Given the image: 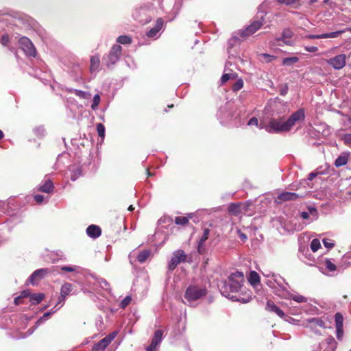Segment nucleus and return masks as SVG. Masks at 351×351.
Segmentation results:
<instances>
[{
	"instance_id": "1",
	"label": "nucleus",
	"mask_w": 351,
	"mask_h": 351,
	"mask_svg": "<svg viewBox=\"0 0 351 351\" xmlns=\"http://www.w3.org/2000/svg\"><path fill=\"white\" fill-rule=\"evenodd\" d=\"M244 282L243 272L237 271L232 273L228 280L223 282L220 291L223 296L232 301L247 303L252 300V293L250 291H244Z\"/></svg>"
},
{
	"instance_id": "2",
	"label": "nucleus",
	"mask_w": 351,
	"mask_h": 351,
	"mask_svg": "<svg viewBox=\"0 0 351 351\" xmlns=\"http://www.w3.org/2000/svg\"><path fill=\"white\" fill-rule=\"evenodd\" d=\"M304 110L300 108L292 113L287 120H285L284 117H272L265 126L261 128H264L266 132L270 134L288 132L298 122L304 121Z\"/></svg>"
},
{
	"instance_id": "3",
	"label": "nucleus",
	"mask_w": 351,
	"mask_h": 351,
	"mask_svg": "<svg viewBox=\"0 0 351 351\" xmlns=\"http://www.w3.org/2000/svg\"><path fill=\"white\" fill-rule=\"evenodd\" d=\"M208 293L206 288L202 285H189L184 294L183 302L189 306H195V302L204 298Z\"/></svg>"
},
{
	"instance_id": "4",
	"label": "nucleus",
	"mask_w": 351,
	"mask_h": 351,
	"mask_svg": "<svg viewBox=\"0 0 351 351\" xmlns=\"http://www.w3.org/2000/svg\"><path fill=\"white\" fill-rule=\"evenodd\" d=\"M183 0H162L161 8L166 14L167 21H171L178 14L182 6Z\"/></svg>"
},
{
	"instance_id": "5",
	"label": "nucleus",
	"mask_w": 351,
	"mask_h": 351,
	"mask_svg": "<svg viewBox=\"0 0 351 351\" xmlns=\"http://www.w3.org/2000/svg\"><path fill=\"white\" fill-rule=\"evenodd\" d=\"M265 16V14H261L260 16H256V19L253 21L250 25L247 26L245 28L243 29H240L238 32V34L242 37L245 38L247 36H249L250 35H252L254 34L256 31H258L263 25L264 22V16Z\"/></svg>"
},
{
	"instance_id": "6",
	"label": "nucleus",
	"mask_w": 351,
	"mask_h": 351,
	"mask_svg": "<svg viewBox=\"0 0 351 351\" xmlns=\"http://www.w3.org/2000/svg\"><path fill=\"white\" fill-rule=\"evenodd\" d=\"M265 16V14H261L260 16H256V19L253 21L250 25L247 26L245 28L243 29H240L238 32V34L242 37L245 38L247 36H249L250 35H252L254 34L256 31H258L263 25L264 22V16Z\"/></svg>"
},
{
	"instance_id": "7",
	"label": "nucleus",
	"mask_w": 351,
	"mask_h": 351,
	"mask_svg": "<svg viewBox=\"0 0 351 351\" xmlns=\"http://www.w3.org/2000/svg\"><path fill=\"white\" fill-rule=\"evenodd\" d=\"M153 11L145 6L136 8L132 13V18L142 25L149 23L152 19Z\"/></svg>"
},
{
	"instance_id": "8",
	"label": "nucleus",
	"mask_w": 351,
	"mask_h": 351,
	"mask_svg": "<svg viewBox=\"0 0 351 351\" xmlns=\"http://www.w3.org/2000/svg\"><path fill=\"white\" fill-rule=\"evenodd\" d=\"M122 47L119 45H114L109 53L103 57V63L110 68L114 65L119 60Z\"/></svg>"
},
{
	"instance_id": "9",
	"label": "nucleus",
	"mask_w": 351,
	"mask_h": 351,
	"mask_svg": "<svg viewBox=\"0 0 351 351\" xmlns=\"http://www.w3.org/2000/svg\"><path fill=\"white\" fill-rule=\"evenodd\" d=\"M186 262H187V254L182 250H177L172 253V256L168 262V270L173 271L179 264Z\"/></svg>"
},
{
	"instance_id": "10",
	"label": "nucleus",
	"mask_w": 351,
	"mask_h": 351,
	"mask_svg": "<svg viewBox=\"0 0 351 351\" xmlns=\"http://www.w3.org/2000/svg\"><path fill=\"white\" fill-rule=\"evenodd\" d=\"M282 282H285V280L279 274L271 275V278L265 280V283L274 290L275 294L276 291L283 293L286 290L287 288L283 285Z\"/></svg>"
},
{
	"instance_id": "11",
	"label": "nucleus",
	"mask_w": 351,
	"mask_h": 351,
	"mask_svg": "<svg viewBox=\"0 0 351 351\" xmlns=\"http://www.w3.org/2000/svg\"><path fill=\"white\" fill-rule=\"evenodd\" d=\"M19 44L27 56L35 57L36 50L32 42L25 36H21L19 38Z\"/></svg>"
},
{
	"instance_id": "12",
	"label": "nucleus",
	"mask_w": 351,
	"mask_h": 351,
	"mask_svg": "<svg viewBox=\"0 0 351 351\" xmlns=\"http://www.w3.org/2000/svg\"><path fill=\"white\" fill-rule=\"evenodd\" d=\"M165 22L162 18H158L154 26L146 32V36L153 40H156L160 36V31L164 29Z\"/></svg>"
},
{
	"instance_id": "13",
	"label": "nucleus",
	"mask_w": 351,
	"mask_h": 351,
	"mask_svg": "<svg viewBox=\"0 0 351 351\" xmlns=\"http://www.w3.org/2000/svg\"><path fill=\"white\" fill-rule=\"evenodd\" d=\"M328 64L331 66L335 70L341 69L346 63V56L345 54H339L334 58L326 60Z\"/></svg>"
},
{
	"instance_id": "14",
	"label": "nucleus",
	"mask_w": 351,
	"mask_h": 351,
	"mask_svg": "<svg viewBox=\"0 0 351 351\" xmlns=\"http://www.w3.org/2000/svg\"><path fill=\"white\" fill-rule=\"evenodd\" d=\"M337 348V342L332 336L326 337L319 343V351H335Z\"/></svg>"
},
{
	"instance_id": "15",
	"label": "nucleus",
	"mask_w": 351,
	"mask_h": 351,
	"mask_svg": "<svg viewBox=\"0 0 351 351\" xmlns=\"http://www.w3.org/2000/svg\"><path fill=\"white\" fill-rule=\"evenodd\" d=\"M276 295H278L282 298L293 300V301L298 303H303L306 302L308 301V299L306 297L301 295H295L291 293L287 290V289H286V290L283 293H278L277 291H276Z\"/></svg>"
},
{
	"instance_id": "16",
	"label": "nucleus",
	"mask_w": 351,
	"mask_h": 351,
	"mask_svg": "<svg viewBox=\"0 0 351 351\" xmlns=\"http://www.w3.org/2000/svg\"><path fill=\"white\" fill-rule=\"evenodd\" d=\"M50 272L47 268H42L34 271L32 275L29 277L28 281L32 285H34L36 284V280L43 279L47 274Z\"/></svg>"
},
{
	"instance_id": "17",
	"label": "nucleus",
	"mask_w": 351,
	"mask_h": 351,
	"mask_svg": "<svg viewBox=\"0 0 351 351\" xmlns=\"http://www.w3.org/2000/svg\"><path fill=\"white\" fill-rule=\"evenodd\" d=\"M293 35V32L291 29L287 28L282 31L281 36L276 38L278 42H283L287 45H292L293 42L290 40Z\"/></svg>"
},
{
	"instance_id": "18",
	"label": "nucleus",
	"mask_w": 351,
	"mask_h": 351,
	"mask_svg": "<svg viewBox=\"0 0 351 351\" xmlns=\"http://www.w3.org/2000/svg\"><path fill=\"white\" fill-rule=\"evenodd\" d=\"M209 233L210 230L208 228H205L201 238L199 240L197 252L200 254H203L205 252L204 243L208 239Z\"/></svg>"
},
{
	"instance_id": "19",
	"label": "nucleus",
	"mask_w": 351,
	"mask_h": 351,
	"mask_svg": "<svg viewBox=\"0 0 351 351\" xmlns=\"http://www.w3.org/2000/svg\"><path fill=\"white\" fill-rule=\"evenodd\" d=\"M302 197V195H299L296 193H292V192H282L278 194L277 198L280 202H286V201H290V200H295L298 199L299 197Z\"/></svg>"
},
{
	"instance_id": "20",
	"label": "nucleus",
	"mask_w": 351,
	"mask_h": 351,
	"mask_svg": "<svg viewBox=\"0 0 351 351\" xmlns=\"http://www.w3.org/2000/svg\"><path fill=\"white\" fill-rule=\"evenodd\" d=\"M228 65H231V63L227 62L224 68V73L222 75L221 77V84H225L229 80L234 79L237 76V73L233 72L232 70H230V71L228 72Z\"/></svg>"
},
{
	"instance_id": "21",
	"label": "nucleus",
	"mask_w": 351,
	"mask_h": 351,
	"mask_svg": "<svg viewBox=\"0 0 351 351\" xmlns=\"http://www.w3.org/2000/svg\"><path fill=\"white\" fill-rule=\"evenodd\" d=\"M70 178L72 181L77 180L82 176V168L79 165H73L69 167Z\"/></svg>"
},
{
	"instance_id": "22",
	"label": "nucleus",
	"mask_w": 351,
	"mask_h": 351,
	"mask_svg": "<svg viewBox=\"0 0 351 351\" xmlns=\"http://www.w3.org/2000/svg\"><path fill=\"white\" fill-rule=\"evenodd\" d=\"M265 308L269 312L275 313L281 318L285 316L284 312L271 300L267 301Z\"/></svg>"
},
{
	"instance_id": "23",
	"label": "nucleus",
	"mask_w": 351,
	"mask_h": 351,
	"mask_svg": "<svg viewBox=\"0 0 351 351\" xmlns=\"http://www.w3.org/2000/svg\"><path fill=\"white\" fill-rule=\"evenodd\" d=\"M86 234L88 236L93 239L98 238L101 234L100 227L96 225H90L86 228Z\"/></svg>"
},
{
	"instance_id": "24",
	"label": "nucleus",
	"mask_w": 351,
	"mask_h": 351,
	"mask_svg": "<svg viewBox=\"0 0 351 351\" xmlns=\"http://www.w3.org/2000/svg\"><path fill=\"white\" fill-rule=\"evenodd\" d=\"M54 188L53 183L51 180H45L44 182H42L38 188V190L39 191L46 193H50L53 191Z\"/></svg>"
},
{
	"instance_id": "25",
	"label": "nucleus",
	"mask_w": 351,
	"mask_h": 351,
	"mask_svg": "<svg viewBox=\"0 0 351 351\" xmlns=\"http://www.w3.org/2000/svg\"><path fill=\"white\" fill-rule=\"evenodd\" d=\"M66 90L68 93H73L75 95L80 97V99H88L91 97V94L89 92H86V91H84V90H78V89L67 88L66 89Z\"/></svg>"
},
{
	"instance_id": "26",
	"label": "nucleus",
	"mask_w": 351,
	"mask_h": 351,
	"mask_svg": "<svg viewBox=\"0 0 351 351\" xmlns=\"http://www.w3.org/2000/svg\"><path fill=\"white\" fill-rule=\"evenodd\" d=\"M100 58L99 55L93 56L90 58V71L92 73H97L99 70Z\"/></svg>"
},
{
	"instance_id": "27",
	"label": "nucleus",
	"mask_w": 351,
	"mask_h": 351,
	"mask_svg": "<svg viewBox=\"0 0 351 351\" xmlns=\"http://www.w3.org/2000/svg\"><path fill=\"white\" fill-rule=\"evenodd\" d=\"M349 159V154L348 152H342L335 160V166L339 167L347 164Z\"/></svg>"
},
{
	"instance_id": "28",
	"label": "nucleus",
	"mask_w": 351,
	"mask_h": 351,
	"mask_svg": "<svg viewBox=\"0 0 351 351\" xmlns=\"http://www.w3.org/2000/svg\"><path fill=\"white\" fill-rule=\"evenodd\" d=\"M58 309H55V307L51 308L49 311L46 312L40 317L36 323V328L42 324L44 322L47 320L49 317L53 313H55Z\"/></svg>"
},
{
	"instance_id": "29",
	"label": "nucleus",
	"mask_w": 351,
	"mask_h": 351,
	"mask_svg": "<svg viewBox=\"0 0 351 351\" xmlns=\"http://www.w3.org/2000/svg\"><path fill=\"white\" fill-rule=\"evenodd\" d=\"M45 297V294L42 293H32L30 295L29 301L32 304H38L43 300Z\"/></svg>"
},
{
	"instance_id": "30",
	"label": "nucleus",
	"mask_w": 351,
	"mask_h": 351,
	"mask_svg": "<svg viewBox=\"0 0 351 351\" xmlns=\"http://www.w3.org/2000/svg\"><path fill=\"white\" fill-rule=\"evenodd\" d=\"M248 281L252 286H256L260 282V276L255 271H252L248 277Z\"/></svg>"
},
{
	"instance_id": "31",
	"label": "nucleus",
	"mask_w": 351,
	"mask_h": 351,
	"mask_svg": "<svg viewBox=\"0 0 351 351\" xmlns=\"http://www.w3.org/2000/svg\"><path fill=\"white\" fill-rule=\"evenodd\" d=\"M73 290V286L71 284L66 282L62 285L60 289V295L62 297H66Z\"/></svg>"
},
{
	"instance_id": "32",
	"label": "nucleus",
	"mask_w": 351,
	"mask_h": 351,
	"mask_svg": "<svg viewBox=\"0 0 351 351\" xmlns=\"http://www.w3.org/2000/svg\"><path fill=\"white\" fill-rule=\"evenodd\" d=\"M283 106V104L280 102L274 101L272 102L270 105L269 108L271 109V116L277 115L278 114L280 113V111H279L280 108Z\"/></svg>"
},
{
	"instance_id": "33",
	"label": "nucleus",
	"mask_w": 351,
	"mask_h": 351,
	"mask_svg": "<svg viewBox=\"0 0 351 351\" xmlns=\"http://www.w3.org/2000/svg\"><path fill=\"white\" fill-rule=\"evenodd\" d=\"M163 339V332L161 330H157L155 331L154 336L152 339V341L154 344L160 345Z\"/></svg>"
},
{
	"instance_id": "34",
	"label": "nucleus",
	"mask_w": 351,
	"mask_h": 351,
	"mask_svg": "<svg viewBox=\"0 0 351 351\" xmlns=\"http://www.w3.org/2000/svg\"><path fill=\"white\" fill-rule=\"evenodd\" d=\"M106 342V340L101 339L93 346L92 351H104L106 348L108 346Z\"/></svg>"
},
{
	"instance_id": "35",
	"label": "nucleus",
	"mask_w": 351,
	"mask_h": 351,
	"mask_svg": "<svg viewBox=\"0 0 351 351\" xmlns=\"http://www.w3.org/2000/svg\"><path fill=\"white\" fill-rule=\"evenodd\" d=\"M150 254L151 253H150L149 250H143L139 252V254H138V256L136 257V259L138 260V262H140L141 263H143L148 258Z\"/></svg>"
},
{
	"instance_id": "36",
	"label": "nucleus",
	"mask_w": 351,
	"mask_h": 351,
	"mask_svg": "<svg viewBox=\"0 0 351 351\" xmlns=\"http://www.w3.org/2000/svg\"><path fill=\"white\" fill-rule=\"evenodd\" d=\"M31 294L32 293H30V291L29 290L23 291L19 296L15 298V299H14L15 304L19 305V304H21L22 302L21 300L23 298H30Z\"/></svg>"
},
{
	"instance_id": "37",
	"label": "nucleus",
	"mask_w": 351,
	"mask_h": 351,
	"mask_svg": "<svg viewBox=\"0 0 351 351\" xmlns=\"http://www.w3.org/2000/svg\"><path fill=\"white\" fill-rule=\"evenodd\" d=\"M298 61L299 58L298 57H287L282 59V63L285 66H291Z\"/></svg>"
},
{
	"instance_id": "38",
	"label": "nucleus",
	"mask_w": 351,
	"mask_h": 351,
	"mask_svg": "<svg viewBox=\"0 0 351 351\" xmlns=\"http://www.w3.org/2000/svg\"><path fill=\"white\" fill-rule=\"evenodd\" d=\"M335 322L336 328H343V317L341 313H336L335 315Z\"/></svg>"
},
{
	"instance_id": "39",
	"label": "nucleus",
	"mask_w": 351,
	"mask_h": 351,
	"mask_svg": "<svg viewBox=\"0 0 351 351\" xmlns=\"http://www.w3.org/2000/svg\"><path fill=\"white\" fill-rule=\"evenodd\" d=\"M117 42L122 45H128L132 43V38L127 35H121L117 38Z\"/></svg>"
},
{
	"instance_id": "40",
	"label": "nucleus",
	"mask_w": 351,
	"mask_h": 351,
	"mask_svg": "<svg viewBox=\"0 0 351 351\" xmlns=\"http://www.w3.org/2000/svg\"><path fill=\"white\" fill-rule=\"evenodd\" d=\"M344 32V30H339L336 32H332L330 33L322 34L323 38H335L339 36L342 33Z\"/></svg>"
},
{
	"instance_id": "41",
	"label": "nucleus",
	"mask_w": 351,
	"mask_h": 351,
	"mask_svg": "<svg viewBox=\"0 0 351 351\" xmlns=\"http://www.w3.org/2000/svg\"><path fill=\"white\" fill-rule=\"evenodd\" d=\"M96 128H97V131L99 136L103 141L105 137V127H104V125L102 123H97Z\"/></svg>"
},
{
	"instance_id": "42",
	"label": "nucleus",
	"mask_w": 351,
	"mask_h": 351,
	"mask_svg": "<svg viewBox=\"0 0 351 351\" xmlns=\"http://www.w3.org/2000/svg\"><path fill=\"white\" fill-rule=\"evenodd\" d=\"M321 247V243L319 239H314L311 243V249L313 252H317Z\"/></svg>"
},
{
	"instance_id": "43",
	"label": "nucleus",
	"mask_w": 351,
	"mask_h": 351,
	"mask_svg": "<svg viewBox=\"0 0 351 351\" xmlns=\"http://www.w3.org/2000/svg\"><path fill=\"white\" fill-rule=\"evenodd\" d=\"M189 222L187 217H176L175 218V223L177 225L184 226Z\"/></svg>"
},
{
	"instance_id": "44",
	"label": "nucleus",
	"mask_w": 351,
	"mask_h": 351,
	"mask_svg": "<svg viewBox=\"0 0 351 351\" xmlns=\"http://www.w3.org/2000/svg\"><path fill=\"white\" fill-rule=\"evenodd\" d=\"M243 81L242 79H239L237 80L235 83L232 85V90L237 92L241 90L243 87Z\"/></svg>"
},
{
	"instance_id": "45",
	"label": "nucleus",
	"mask_w": 351,
	"mask_h": 351,
	"mask_svg": "<svg viewBox=\"0 0 351 351\" xmlns=\"http://www.w3.org/2000/svg\"><path fill=\"white\" fill-rule=\"evenodd\" d=\"M325 266L330 271H335L337 269L336 265L330 259L325 260Z\"/></svg>"
},
{
	"instance_id": "46",
	"label": "nucleus",
	"mask_w": 351,
	"mask_h": 351,
	"mask_svg": "<svg viewBox=\"0 0 351 351\" xmlns=\"http://www.w3.org/2000/svg\"><path fill=\"white\" fill-rule=\"evenodd\" d=\"M99 102H100V97H99V95L98 94L95 95L94 97H93V104L91 105V108L93 110H97V108H98Z\"/></svg>"
},
{
	"instance_id": "47",
	"label": "nucleus",
	"mask_w": 351,
	"mask_h": 351,
	"mask_svg": "<svg viewBox=\"0 0 351 351\" xmlns=\"http://www.w3.org/2000/svg\"><path fill=\"white\" fill-rule=\"evenodd\" d=\"M132 297L130 295H127L122 301L119 304V307L121 308H125L131 302Z\"/></svg>"
},
{
	"instance_id": "48",
	"label": "nucleus",
	"mask_w": 351,
	"mask_h": 351,
	"mask_svg": "<svg viewBox=\"0 0 351 351\" xmlns=\"http://www.w3.org/2000/svg\"><path fill=\"white\" fill-rule=\"evenodd\" d=\"M34 132L38 137H42L45 135V130L43 127L40 126L35 128Z\"/></svg>"
},
{
	"instance_id": "49",
	"label": "nucleus",
	"mask_w": 351,
	"mask_h": 351,
	"mask_svg": "<svg viewBox=\"0 0 351 351\" xmlns=\"http://www.w3.org/2000/svg\"><path fill=\"white\" fill-rule=\"evenodd\" d=\"M228 210L230 213L237 214L239 210V205L237 204H230L228 207Z\"/></svg>"
},
{
	"instance_id": "50",
	"label": "nucleus",
	"mask_w": 351,
	"mask_h": 351,
	"mask_svg": "<svg viewBox=\"0 0 351 351\" xmlns=\"http://www.w3.org/2000/svg\"><path fill=\"white\" fill-rule=\"evenodd\" d=\"M261 56L264 58V61L267 63L271 62L276 58V56L267 53H262Z\"/></svg>"
},
{
	"instance_id": "51",
	"label": "nucleus",
	"mask_w": 351,
	"mask_h": 351,
	"mask_svg": "<svg viewBox=\"0 0 351 351\" xmlns=\"http://www.w3.org/2000/svg\"><path fill=\"white\" fill-rule=\"evenodd\" d=\"M309 322L311 323H315L316 325L321 327H324L325 324L324 322L320 318H312L309 320Z\"/></svg>"
},
{
	"instance_id": "52",
	"label": "nucleus",
	"mask_w": 351,
	"mask_h": 351,
	"mask_svg": "<svg viewBox=\"0 0 351 351\" xmlns=\"http://www.w3.org/2000/svg\"><path fill=\"white\" fill-rule=\"evenodd\" d=\"M77 268V267L76 266H61L60 267V270L63 271H66V272H73V271H75V269Z\"/></svg>"
},
{
	"instance_id": "53",
	"label": "nucleus",
	"mask_w": 351,
	"mask_h": 351,
	"mask_svg": "<svg viewBox=\"0 0 351 351\" xmlns=\"http://www.w3.org/2000/svg\"><path fill=\"white\" fill-rule=\"evenodd\" d=\"M323 243L324 246L328 249H331L335 245V243L332 242V241L328 239H324Z\"/></svg>"
},
{
	"instance_id": "54",
	"label": "nucleus",
	"mask_w": 351,
	"mask_h": 351,
	"mask_svg": "<svg viewBox=\"0 0 351 351\" xmlns=\"http://www.w3.org/2000/svg\"><path fill=\"white\" fill-rule=\"evenodd\" d=\"M10 41V38L8 34L2 35L0 42L3 46H7Z\"/></svg>"
},
{
	"instance_id": "55",
	"label": "nucleus",
	"mask_w": 351,
	"mask_h": 351,
	"mask_svg": "<svg viewBox=\"0 0 351 351\" xmlns=\"http://www.w3.org/2000/svg\"><path fill=\"white\" fill-rule=\"evenodd\" d=\"M278 3L280 4H284L286 5H291L294 4L296 0H276Z\"/></svg>"
},
{
	"instance_id": "56",
	"label": "nucleus",
	"mask_w": 351,
	"mask_h": 351,
	"mask_svg": "<svg viewBox=\"0 0 351 351\" xmlns=\"http://www.w3.org/2000/svg\"><path fill=\"white\" fill-rule=\"evenodd\" d=\"M173 221L172 219L169 217H164L158 220L159 223H169Z\"/></svg>"
},
{
	"instance_id": "57",
	"label": "nucleus",
	"mask_w": 351,
	"mask_h": 351,
	"mask_svg": "<svg viewBox=\"0 0 351 351\" xmlns=\"http://www.w3.org/2000/svg\"><path fill=\"white\" fill-rule=\"evenodd\" d=\"M115 336H116L115 332H112V333L108 335V336H106V337L103 338L102 339L106 340L107 341L106 343L108 345H109L110 343L114 339Z\"/></svg>"
},
{
	"instance_id": "58",
	"label": "nucleus",
	"mask_w": 351,
	"mask_h": 351,
	"mask_svg": "<svg viewBox=\"0 0 351 351\" xmlns=\"http://www.w3.org/2000/svg\"><path fill=\"white\" fill-rule=\"evenodd\" d=\"M288 89H289L288 85L287 84L282 85L280 88V95L285 96V95H287V93L288 92Z\"/></svg>"
},
{
	"instance_id": "59",
	"label": "nucleus",
	"mask_w": 351,
	"mask_h": 351,
	"mask_svg": "<svg viewBox=\"0 0 351 351\" xmlns=\"http://www.w3.org/2000/svg\"><path fill=\"white\" fill-rule=\"evenodd\" d=\"M248 125H258V120L256 117H252L247 122Z\"/></svg>"
},
{
	"instance_id": "60",
	"label": "nucleus",
	"mask_w": 351,
	"mask_h": 351,
	"mask_svg": "<svg viewBox=\"0 0 351 351\" xmlns=\"http://www.w3.org/2000/svg\"><path fill=\"white\" fill-rule=\"evenodd\" d=\"M65 299H66L65 297H62V295H60V297L58 298V301L56 305V306H57L58 305H60V306L57 309H59L60 308L63 306V305L64 304Z\"/></svg>"
},
{
	"instance_id": "61",
	"label": "nucleus",
	"mask_w": 351,
	"mask_h": 351,
	"mask_svg": "<svg viewBox=\"0 0 351 351\" xmlns=\"http://www.w3.org/2000/svg\"><path fill=\"white\" fill-rule=\"evenodd\" d=\"M158 346L157 344H154L152 341L149 346H148L146 348V351H156L157 347Z\"/></svg>"
},
{
	"instance_id": "62",
	"label": "nucleus",
	"mask_w": 351,
	"mask_h": 351,
	"mask_svg": "<svg viewBox=\"0 0 351 351\" xmlns=\"http://www.w3.org/2000/svg\"><path fill=\"white\" fill-rule=\"evenodd\" d=\"M34 200L38 203L40 204L44 201V196L43 195L36 194L34 197Z\"/></svg>"
},
{
	"instance_id": "63",
	"label": "nucleus",
	"mask_w": 351,
	"mask_h": 351,
	"mask_svg": "<svg viewBox=\"0 0 351 351\" xmlns=\"http://www.w3.org/2000/svg\"><path fill=\"white\" fill-rule=\"evenodd\" d=\"M304 49L308 52L313 53V52H316L318 50V47H317L315 46H311V47L305 46Z\"/></svg>"
},
{
	"instance_id": "64",
	"label": "nucleus",
	"mask_w": 351,
	"mask_h": 351,
	"mask_svg": "<svg viewBox=\"0 0 351 351\" xmlns=\"http://www.w3.org/2000/svg\"><path fill=\"white\" fill-rule=\"evenodd\" d=\"M308 39H323L322 34H309L306 36Z\"/></svg>"
}]
</instances>
